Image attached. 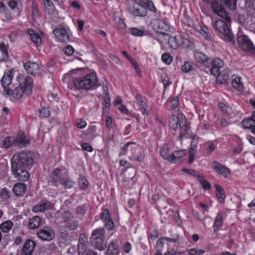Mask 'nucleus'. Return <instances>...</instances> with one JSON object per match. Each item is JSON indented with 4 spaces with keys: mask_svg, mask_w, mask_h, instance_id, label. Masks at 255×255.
Returning <instances> with one entry per match:
<instances>
[{
    "mask_svg": "<svg viewBox=\"0 0 255 255\" xmlns=\"http://www.w3.org/2000/svg\"><path fill=\"white\" fill-rule=\"evenodd\" d=\"M37 235L43 240L50 241L54 237L55 232L50 227H45L42 229L38 230Z\"/></svg>",
    "mask_w": 255,
    "mask_h": 255,
    "instance_id": "nucleus-16",
    "label": "nucleus"
},
{
    "mask_svg": "<svg viewBox=\"0 0 255 255\" xmlns=\"http://www.w3.org/2000/svg\"><path fill=\"white\" fill-rule=\"evenodd\" d=\"M11 166V171L14 178L17 180L26 181L29 178V174L27 171L28 167L21 166Z\"/></svg>",
    "mask_w": 255,
    "mask_h": 255,
    "instance_id": "nucleus-11",
    "label": "nucleus"
},
{
    "mask_svg": "<svg viewBox=\"0 0 255 255\" xmlns=\"http://www.w3.org/2000/svg\"><path fill=\"white\" fill-rule=\"evenodd\" d=\"M97 81H96V82H85V89L90 90L95 89V87L98 86Z\"/></svg>",
    "mask_w": 255,
    "mask_h": 255,
    "instance_id": "nucleus-62",
    "label": "nucleus"
},
{
    "mask_svg": "<svg viewBox=\"0 0 255 255\" xmlns=\"http://www.w3.org/2000/svg\"><path fill=\"white\" fill-rule=\"evenodd\" d=\"M86 246L83 243H80L78 245V250L79 255H83L86 250Z\"/></svg>",
    "mask_w": 255,
    "mask_h": 255,
    "instance_id": "nucleus-64",
    "label": "nucleus"
},
{
    "mask_svg": "<svg viewBox=\"0 0 255 255\" xmlns=\"http://www.w3.org/2000/svg\"><path fill=\"white\" fill-rule=\"evenodd\" d=\"M68 177V172L64 169H56L52 175V181L58 186V184H62L65 178Z\"/></svg>",
    "mask_w": 255,
    "mask_h": 255,
    "instance_id": "nucleus-15",
    "label": "nucleus"
},
{
    "mask_svg": "<svg viewBox=\"0 0 255 255\" xmlns=\"http://www.w3.org/2000/svg\"><path fill=\"white\" fill-rule=\"evenodd\" d=\"M170 150L169 146L168 144H165L163 145L159 150V153L160 155L164 159L168 160V157L169 155H168V153Z\"/></svg>",
    "mask_w": 255,
    "mask_h": 255,
    "instance_id": "nucleus-42",
    "label": "nucleus"
},
{
    "mask_svg": "<svg viewBox=\"0 0 255 255\" xmlns=\"http://www.w3.org/2000/svg\"><path fill=\"white\" fill-rule=\"evenodd\" d=\"M63 52L65 55L71 56L73 54L74 49L71 45H67L63 49Z\"/></svg>",
    "mask_w": 255,
    "mask_h": 255,
    "instance_id": "nucleus-60",
    "label": "nucleus"
},
{
    "mask_svg": "<svg viewBox=\"0 0 255 255\" xmlns=\"http://www.w3.org/2000/svg\"><path fill=\"white\" fill-rule=\"evenodd\" d=\"M233 87L240 92H242L244 90V86L241 81H232Z\"/></svg>",
    "mask_w": 255,
    "mask_h": 255,
    "instance_id": "nucleus-52",
    "label": "nucleus"
},
{
    "mask_svg": "<svg viewBox=\"0 0 255 255\" xmlns=\"http://www.w3.org/2000/svg\"><path fill=\"white\" fill-rule=\"evenodd\" d=\"M223 71V70L212 66V68L210 70V72L212 75L214 76L215 77L218 78L221 75H222L223 76H225V74H223L222 73Z\"/></svg>",
    "mask_w": 255,
    "mask_h": 255,
    "instance_id": "nucleus-51",
    "label": "nucleus"
},
{
    "mask_svg": "<svg viewBox=\"0 0 255 255\" xmlns=\"http://www.w3.org/2000/svg\"><path fill=\"white\" fill-rule=\"evenodd\" d=\"M168 43L170 47L173 49H177L180 46L183 48H188L191 45L190 41L188 39L184 38L179 35L169 37Z\"/></svg>",
    "mask_w": 255,
    "mask_h": 255,
    "instance_id": "nucleus-9",
    "label": "nucleus"
},
{
    "mask_svg": "<svg viewBox=\"0 0 255 255\" xmlns=\"http://www.w3.org/2000/svg\"><path fill=\"white\" fill-rule=\"evenodd\" d=\"M186 154L185 150L175 151L168 157V161L171 163H178L181 162L183 158Z\"/></svg>",
    "mask_w": 255,
    "mask_h": 255,
    "instance_id": "nucleus-17",
    "label": "nucleus"
},
{
    "mask_svg": "<svg viewBox=\"0 0 255 255\" xmlns=\"http://www.w3.org/2000/svg\"><path fill=\"white\" fill-rule=\"evenodd\" d=\"M169 127L173 130H176L178 127L180 128L181 131L179 135L180 139L191 137L192 132L187 126V119L180 112H176L172 115L169 121Z\"/></svg>",
    "mask_w": 255,
    "mask_h": 255,
    "instance_id": "nucleus-2",
    "label": "nucleus"
},
{
    "mask_svg": "<svg viewBox=\"0 0 255 255\" xmlns=\"http://www.w3.org/2000/svg\"><path fill=\"white\" fill-rule=\"evenodd\" d=\"M104 100L103 102V110L104 113H108L110 110V107L111 105L110 98L109 94H106L104 96Z\"/></svg>",
    "mask_w": 255,
    "mask_h": 255,
    "instance_id": "nucleus-44",
    "label": "nucleus"
},
{
    "mask_svg": "<svg viewBox=\"0 0 255 255\" xmlns=\"http://www.w3.org/2000/svg\"><path fill=\"white\" fill-rule=\"evenodd\" d=\"M161 59L164 63L167 65L170 64L172 61V58L171 56L169 54L166 53L162 55Z\"/></svg>",
    "mask_w": 255,
    "mask_h": 255,
    "instance_id": "nucleus-56",
    "label": "nucleus"
},
{
    "mask_svg": "<svg viewBox=\"0 0 255 255\" xmlns=\"http://www.w3.org/2000/svg\"><path fill=\"white\" fill-rule=\"evenodd\" d=\"M96 131V126L94 125L90 126L86 131L85 134L90 139L93 140L97 136Z\"/></svg>",
    "mask_w": 255,
    "mask_h": 255,
    "instance_id": "nucleus-37",
    "label": "nucleus"
},
{
    "mask_svg": "<svg viewBox=\"0 0 255 255\" xmlns=\"http://www.w3.org/2000/svg\"><path fill=\"white\" fill-rule=\"evenodd\" d=\"M129 172L132 173V174H134V176L132 177H127L124 180L123 183H124V185L125 186H127L128 182L130 180H133L134 179V180L133 181L134 182H135L136 180V179H135V173H136L135 169L134 168H130V169H129Z\"/></svg>",
    "mask_w": 255,
    "mask_h": 255,
    "instance_id": "nucleus-53",
    "label": "nucleus"
},
{
    "mask_svg": "<svg viewBox=\"0 0 255 255\" xmlns=\"http://www.w3.org/2000/svg\"><path fill=\"white\" fill-rule=\"evenodd\" d=\"M56 40L61 43H67L70 41L68 31L61 25H58L53 31Z\"/></svg>",
    "mask_w": 255,
    "mask_h": 255,
    "instance_id": "nucleus-10",
    "label": "nucleus"
},
{
    "mask_svg": "<svg viewBox=\"0 0 255 255\" xmlns=\"http://www.w3.org/2000/svg\"><path fill=\"white\" fill-rule=\"evenodd\" d=\"M78 186L81 190H86L89 186L87 179L84 176H80L78 181Z\"/></svg>",
    "mask_w": 255,
    "mask_h": 255,
    "instance_id": "nucleus-41",
    "label": "nucleus"
},
{
    "mask_svg": "<svg viewBox=\"0 0 255 255\" xmlns=\"http://www.w3.org/2000/svg\"><path fill=\"white\" fill-rule=\"evenodd\" d=\"M27 32L32 42L37 46L40 45L41 44V37L32 29H28Z\"/></svg>",
    "mask_w": 255,
    "mask_h": 255,
    "instance_id": "nucleus-28",
    "label": "nucleus"
},
{
    "mask_svg": "<svg viewBox=\"0 0 255 255\" xmlns=\"http://www.w3.org/2000/svg\"><path fill=\"white\" fill-rule=\"evenodd\" d=\"M220 1L231 10H234L236 7V0H220Z\"/></svg>",
    "mask_w": 255,
    "mask_h": 255,
    "instance_id": "nucleus-45",
    "label": "nucleus"
},
{
    "mask_svg": "<svg viewBox=\"0 0 255 255\" xmlns=\"http://www.w3.org/2000/svg\"><path fill=\"white\" fill-rule=\"evenodd\" d=\"M216 196L220 203H223L225 201L226 195L223 188L219 185H215Z\"/></svg>",
    "mask_w": 255,
    "mask_h": 255,
    "instance_id": "nucleus-33",
    "label": "nucleus"
},
{
    "mask_svg": "<svg viewBox=\"0 0 255 255\" xmlns=\"http://www.w3.org/2000/svg\"><path fill=\"white\" fill-rule=\"evenodd\" d=\"M32 12L34 17H37L39 15V11L37 3L33 1L32 3Z\"/></svg>",
    "mask_w": 255,
    "mask_h": 255,
    "instance_id": "nucleus-58",
    "label": "nucleus"
},
{
    "mask_svg": "<svg viewBox=\"0 0 255 255\" xmlns=\"http://www.w3.org/2000/svg\"><path fill=\"white\" fill-rule=\"evenodd\" d=\"M41 223V219L38 216H35L29 220L28 227L30 229L37 228Z\"/></svg>",
    "mask_w": 255,
    "mask_h": 255,
    "instance_id": "nucleus-35",
    "label": "nucleus"
},
{
    "mask_svg": "<svg viewBox=\"0 0 255 255\" xmlns=\"http://www.w3.org/2000/svg\"><path fill=\"white\" fill-rule=\"evenodd\" d=\"M212 66L223 70L224 62L219 58H215L212 61Z\"/></svg>",
    "mask_w": 255,
    "mask_h": 255,
    "instance_id": "nucleus-50",
    "label": "nucleus"
},
{
    "mask_svg": "<svg viewBox=\"0 0 255 255\" xmlns=\"http://www.w3.org/2000/svg\"><path fill=\"white\" fill-rule=\"evenodd\" d=\"M140 4L144 7L146 10L148 9L150 11H152L154 13L156 12L157 9L155 7L153 2L150 0H141Z\"/></svg>",
    "mask_w": 255,
    "mask_h": 255,
    "instance_id": "nucleus-32",
    "label": "nucleus"
},
{
    "mask_svg": "<svg viewBox=\"0 0 255 255\" xmlns=\"http://www.w3.org/2000/svg\"><path fill=\"white\" fill-rule=\"evenodd\" d=\"M182 171L188 174L193 175V176L198 177V175H199L198 172L193 169L183 168Z\"/></svg>",
    "mask_w": 255,
    "mask_h": 255,
    "instance_id": "nucleus-63",
    "label": "nucleus"
},
{
    "mask_svg": "<svg viewBox=\"0 0 255 255\" xmlns=\"http://www.w3.org/2000/svg\"><path fill=\"white\" fill-rule=\"evenodd\" d=\"M101 218L105 223V225L108 230H111L114 226V224L112 221L110 212L107 209H103L101 212Z\"/></svg>",
    "mask_w": 255,
    "mask_h": 255,
    "instance_id": "nucleus-19",
    "label": "nucleus"
},
{
    "mask_svg": "<svg viewBox=\"0 0 255 255\" xmlns=\"http://www.w3.org/2000/svg\"><path fill=\"white\" fill-rule=\"evenodd\" d=\"M11 165L28 167L32 164V159L26 152L15 153L12 157Z\"/></svg>",
    "mask_w": 255,
    "mask_h": 255,
    "instance_id": "nucleus-6",
    "label": "nucleus"
},
{
    "mask_svg": "<svg viewBox=\"0 0 255 255\" xmlns=\"http://www.w3.org/2000/svg\"><path fill=\"white\" fill-rule=\"evenodd\" d=\"M153 28L158 33L167 35L169 32V26L164 21L160 19H155L151 22Z\"/></svg>",
    "mask_w": 255,
    "mask_h": 255,
    "instance_id": "nucleus-12",
    "label": "nucleus"
},
{
    "mask_svg": "<svg viewBox=\"0 0 255 255\" xmlns=\"http://www.w3.org/2000/svg\"><path fill=\"white\" fill-rule=\"evenodd\" d=\"M79 71V69H75L72 71H70L69 73L66 74L65 78L66 79H72L73 80H77L78 78L75 77V75H77L78 72Z\"/></svg>",
    "mask_w": 255,
    "mask_h": 255,
    "instance_id": "nucleus-57",
    "label": "nucleus"
},
{
    "mask_svg": "<svg viewBox=\"0 0 255 255\" xmlns=\"http://www.w3.org/2000/svg\"><path fill=\"white\" fill-rule=\"evenodd\" d=\"M197 178L202 185L203 189L206 190H209L210 189V184L202 175L199 174V175H198V177Z\"/></svg>",
    "mask_w": 255,
    "mask_h": 255,
    "instance_id": "nucleus-43",
    "label": "nucleus"
},
{
    "mask_svg": "<svg viewBox=\"0 0 255 255\" xmlns=\"http://www.w3.org/2000/svg\"><path fill=\"white\" fill-rule=\"evenodd\" d=\"M204 2L207 3H210L211 5L212 8L214 12L224 19L226 22L230 21V18L228 16L227 12L223 6L220 5L216 0H203Z\"/></svg>",
    "mask_w": 255,
    "mask_h": 255,
    "instance_id": "nucleus-8",
    "label": "nucleus"
},
{
    "mask_svg": "<svg viewBox=\"0 0 255 255\" xmlns=\"http://www.w3.org/2000/svg\"><path fill=\"white\" fill-rule=\"evenodd\" d=\"M14 75H17L16 78L18 79L19 74L17 71L14 69L6 70L1 80H12Z\"/></svg>",
    "mask_w": 255,
    "mask_h": 255,
    "instance_id": "nucleus-31",
    "label": "nucleus"
},
{
    "mask_svg": "<svg viewBox=\"0 0 255 255\" xmlns=\"http://www.w3.org/2000/svg\"><path fill=\"white\" fill-rule=\"evenodd\" d=\"M242 125L244 128H252L255 126V121L250 117L244 120L242 122Z\"/></svg>",
    "mask_w": 255,
    "mask_h": 255,
    "instance_id": "nucleus-40",
    "label": "nucleus"
},
{
    "mask_svg": "<svg viewBox=\"0 0 255 255\" xmlns=\"http://www.w3.org/2000/svg\"><path fill=\"white\" fill-rule=\"evenodd\" d=\"M26 185L21 183L15 184L13 188L14 194L17 196H23L26 192Z\"/></svg>",
    "mask_w": 255,
    "mask_h": 255,
    "instance_id": "nucleus-26",
    "label": "nucleus"
},
{
    "mask_svg": "<svg viewBox=\"0 0 255 255\" xmlns=\"http://www.w3.org/2000/svg\"><path fill=\"white\" fill-rule=\"evenodd\" d=\"M24 67L28 74L36 75L39 73V66L35 62L28 61L24 64Z\"/></svg>",
    "mask_w": 255,
    "mask_h": 255,
    "instance_id": "nucleus-22",
    "label": "nucleus"
},
{
    "mask_svg": "<svg viewBox=\"0 0 255 255\" xmlns=\"http://www.w3.org/2000/svg\"><path fill=\"white\" fill-rule=\"evenodd\" d=\"M124 151L130 150L132 156H130L131 160H134L138 162H141L143 161L144 156L141 153V150L139 146L135 144L134 143L128 142L125 144L123 147Z\"/></svg>",
    "mask_w": 255,
    "mask_h": 255,
    "instance_id": "nucleus-7",
    "label": "nucleus"
},
{
    "mask_svg": "<svg viewBox=\"0 0 255 255\" xmlns=\"http://www.w3.org/2000/svg\"><path fill=\"white\" fill-rule=\"evenodd\" d=\"M53 208L51 203L46 200H42L41 202L33 206L32 211L34 212H43L45 210Z\"/></svg>",
    "mask_w": 255,
    "mask_h": 255,
    "instance_id": "nucleus-20",
    "label": "nucleus"
},
{
    "mask_svg": "<svg viewBox=\"0 0 255 255\" xmlns=\"http://www.w3.org/2000/svg\"><path fill=\"white\" fill-rule=\"evenodd\" d=\"M166 241L172 243H175L176 242V240L175 239L173 238H170L169 237H162L159 238L157 242V246L158 247H162L163 245L164 244V241Z\"/></svg>",
    "mask_w": 255,
    "mask_h": 255,
    "instance_id": "nucleus-47",
    "label": "nucleus"
},
{
    "mask_svg": "<svg viewBox=\"0 0 255 255\" xmlns=\"http://www.w3.org/2000/svg\"><path fill=\"white\" fill-rule=\"evenodd\" d=\"M211 166L217 175H222L226 178H228L231 174L229 168L218 162H212Z\"/></svg>",
    "mask_w": 255,
    "mask_h": 255,
    "instance_id": "nucleus-13",
    "label": "nucleus"
},
{
    "mask_svg": "<svg viewBox=\"0 0 255 255\" xmlns=\"http://www.w3.org/2000/svg\"><path fill=\"white\" fill-rule=\"evenodd\" d=\"M15 137L6 136L2 140V147L8 148L15 145Z\"/></svg>",
    "mask_w": 255,
    "mask_h": 255,
    "instance_id": "nucleus-34",
    "label": "nucleus"
},
{
    "mask_svg": "<svg viewBox=\"0 0 255 255\" xmlns=\"http://www.w3.org/2000/svg\"><path fill=\"white\" fill-rule=\"evenodd\" d=\"M212 26L216 33L224 40L228 42L234 41V35L226 21L219 19Z\"/></svg>",
    "mask_w": 255,
    "mask_h": 255,
    "instance_id": "nucleus-3",
    "label": "nucleus"
},
{
    "mask_svg": "<svg viewBox=\"0 0 255 255\" xmlns=\"http://www.w3.org/2000/svg\"><path fill=\"white\" fill-rule=\"evenodd\" d=\"M61 184L63 185L65 188L70 189L75 185V182L70 179L68 176L66 178H65Z\"/></svg>",
    "mask_w": 255,
    "mask_h": 255,
    "instance_id": "nucleus-46",
    "label": "nucleus"
},
{
    "mask_svg": "<svg viewBox=\"0 0 255 255\" xmlns=\"http://www.w3.org/2000/svg\"><path fill=\"white\" fill-rule=\"evenodd\" d=\"M6 95L15 99H20L24 94L29 96L32 94V81H0Z\"/></svg>",
    "mask_w": 255,
    "mask_h": 255,
    "instance_id": "nucleus-1",
    "label": "nucleus"
},
{
    "mask_svg": "<svg viewBox=\"0 0 255 255\" xmlns=\"http://www.w3.org/2000/svg\"><path fill=\"white\" fill-rule=\"evenodd\" d=\"M194 55L195 60L198 63H204L208 60V56L201 51H194Z\"/></svg>",
    "mask_w": 255,
    "mask_h": 255,
    "instance_id": "nucleus-29",
    "label": "nucleus"
},
{
    "mask_svg": "<svg viewBox=\"0 0 255 255\" xmlns=\"http://www.w3.org/2000/svg\"><path fill=\"white\" fill-rule=\"evenodd\" d=\"M199 138L197 136H194L193 138V140L191 144V147L189 152H192L195 154L196 150V144L198 142Z\"/></svg>",
    "mask_w": 255,
    "mask_h": 255,
    "instance_id": "nucleus-55",
    "label": "nucleus"
},
{
    "mask_svg": "<svg viewBox=\"0 0 255 255\" xmlns=\"http://www.w3.org/2000/svg\"><path fill=\"white\" fill-rule=\"evenodd\" d=\"M106 255H120V251L117 241H113L109 245Z\"/></svg>",
    "mask_w": 255,
    "mask_h": 255,
    "instance_id": "nucleus-24",
    "label": "nucleus"
},
{
    "mask_svg": "<svg viewBox=\"0 0 255 255\" xmlns=\"http://www.w3.org/2000/svg\"><path fill=\"white\" fill-rule=\"evenodd\" d=\"M13 224L10 220H7L0 224V230L4 233H8L12 228Z\"/></svg>",
    "mask_w": 255,
    "mask_h": 255,
    "instance_id": "nucleus-36",
    "label": "nucleus"
},
{
    "mask_svg": "<svg viewBox=\"0 0 255 255\" xmlns=\"http://www.w3.org/2000/svg\"><path fill=\"white\" fill-rule=\"evenodd\" d=\"M29 143V141L26 139L24 134L22 133H18L15 137V145L22 147L27 146Z\"/></svg>",
    "mask_w": 255,
    "mask_h": 255,
    "instance_id": "nucleus-27",
    "label": "nucleus"
},
{
    "mask_svg": "<svg viewBox=\"0 0 255 255\" xmlns=\"http://www.w3.org/2000/svg\"><path fill=\"white\" fill-rule=\"evenodd\" d=\"M10 193L5 188L0 187V201L6 202L9 198Z\"/></svg>",
    "mask_w": 255,
    "mask_h": 255,
    "instance_id": "nucleus-38",
    "label": "nucleus"
},
{
    "mask_svg": "<svg viewBox=\"0 0 255 255\" xmlns=\"http://www.w3.org/2000/svg\"><path fill=\"white\" fill-rule=\"evenodd\" d=\"M199 31L202 35H203L205 37L206 39H211V36L209 33V30L208 28L206 26H201Z\"/></svg>",
    "mask_w": 255,
    "mask_h": 255,
    "instance_id": "nucleus-49",
    "label": "nucleus"
},
{
    "mask_svg": "<svg viewBox=\"0 0 255 255\" xmlns=\"http://www.w3.org/2000/svg\"><path fill=\"white\" fill-rule=\"evenodd\" d=\"M135 98L136 100L137 105L140 108L142 114L144 116H148L149 114L148 109L144 99L139 94H136Z\"/></svg>",
    "mask_w": 255,
    "mask_h": 255,
    "instance_id": "nucleus-21",
    "label": "nucleus"
},
{
    "mask_svg": "<svg viewBox=\"0 0 255 255\" xmlns=\"http://www.w3.org/2000/svg\"><path fill=\"white\" fill-rule=\"evenodd\" d=\"M105 234L104 229H97L93 232L90 238L92 246L100 251H104L107 247V243L104 240Z\"/></svg>",
    "mask_w": 255,
    "mask_h": 255,
    "instance_id": "nucleus-4",
    "label": "nucleus"
},
{
    "mask_svg": "<svg viewBox=\"0 0 255 255\" xmlns=\"http://www.w3.org/2000/svg\"><path fill=\"white\" fill-rule=\"evenodd\" d=\"M178 99L175 97L172 99H168L166 103L167 108L170 110H173L178 106Z\"/></svg>",
    "mask_w": 255,
    "mask_h": 255,
    "instance_id": "nucleus-39",
    "label": "nucleus"
},
{
    "mask_svg": "<svg viewBox=\"0 0 255 255\" xmlns=\"http://www.w3.org/2000/svg\"><path fill=\"white\" fill-rule=\"evenodd\" d=\"M0 50L2 53L4 58H7L8 57V51L7 47H6L4 43L0 42Z\"/></svg>",
    "mask_w": 255,
    "mask_h": 255,
    "instance_id": "nucleus-61",
    "label": "nucleus"
},
{
    "mask_svg": "<svg viewBox=\"0 0 255 255\" xmlns=\"http://www.w3.org/2000/svg\"><path fill=\"white\" fill-rule=\"evenodd\" d=\"M188 252L190 255H203L205 253L204 250L196 249H190L188 250Z\"/></svg>",
    "mask_w": 255,
    "mask_h": 255,
    "instance_id": "nucleus-59",
    "label": "nucleus"
},
{
    "mask_svg": "<svg viewBox=\"0 0 255 255\" xmlns=\"http://www.w3.org/2000/svg\"><path fill=\"white\" fill-rule=\"evenodd\" d=\"M226 218V215L223 212H219L215 219L214 225V231L215 233L219 231L220 227L222 225L224 219Z\"/></svg>",
    "mask_w": 255,
    "mask_h": 255,
    "instance_id": "nucleus-23",
    "label": "nucleus"
},
{
    "mask_svg": "<svg viewBox=\"0 0 255 255\" xmlns=\"http://www.w3.org/2000/svg\"><path fill=\"white\" fill-rule=\"evenodd\" d=\"M128 11L133 16L144 17L147 14L146 8L140 3H137L129 6Z\"/></svg>",
    "mask_w": 255,
    "mask_h": 255,
    "instance_id": "nucleus-14",
    "label": "nucleus"
},
{
    "mask_svg": "<svg viewBox=\"0 0 255 255\" xmlns=\"http://www.w3.org/2000/svg\"><path fill=\"white\" fill-rule=\"evenodd\" d=\"M237 40V46L239 49L252 54H255V47L247 35L238 34Z\"/></svg>",
    "mask_w": 255,
    "mask_h": 255,
    "instance_id": "nucleus-5",
    "label": "nucleus"
},
{
    "mask_svg": "<svg viewBox=\"0 0 255 255\" xmlns=\"http://www.w3.org/2000/svg\"><path fill=\"white\" fill-rule=\"evenodd\" d=\"M63 218L65 222H66L65 226L70 230L75 229L76 225L75 222L72 221L73 216L69 211H66L64 215Z\"/></svg>",
    "mask_w": 255,
    "mask_h": 255,
    "instance_id": "nucleus-25",
    "label": "nucleus"
},
{
    "mask_svg": "<svg viewBox=\"0 0 255 255\" xmlns=\"http://www.w3.org/2000/svg\"><path fill=\"white\" fill-rule=\"evenodd\" d=\"M143 29H138L136 28H131L129 29V32L131 34L135 36H141L144 34Z\"/></svg>",
    "mask_w": 255,
    "mask_h": 255,
    "instance_id": "nucleus-48",
    "label": "nucleus"
},
{
    "mask_svg": "<svg viewBox=\"0 0 255 255\" xmlns=\"http://www.w3.org/2000/svg\"><path fill=\"white\" fill-rule=\"evenodd\" d=\"M90 82H96V81H74V84L77 89H85V83Z\"/></svg>",
    "mask_w": 255,
    "mask_h": 255,
    "instance_id": "nucleus-54",
    "label": "nucleus"
},
{
    "mask_svg": "<svg viewBox=\"0 0 255 255\" xmlns=\"http://www.w3.org/2000/svg\"><path fill=\"white\" fill-rule=\"evenodd\" d=\"M35 246V243L33 241L26 240L22 248L21 255H32Z\"/></svg>",
    "mask_w": 255,
    "mask_h": 255,
    "instance_id": "nucleus-18",
    "label": "nucleus"
},
{
    "mask_svg": "<svg viewBox=\"0 0 255 255\" xmlns=\"http://www.w3.org/2000/svg\"><path fill=\"white\" fill-rule=\"evenodd\" d=\"M44 4L46 12L49 14H54L56 13L55 6L51 0H44Z\"/></svg>",
    "mask_w": 255,
    "mask_h": 255,
    "instance_id": "nucleus-30",
    "label": "nucleus"
}]
</instances>
